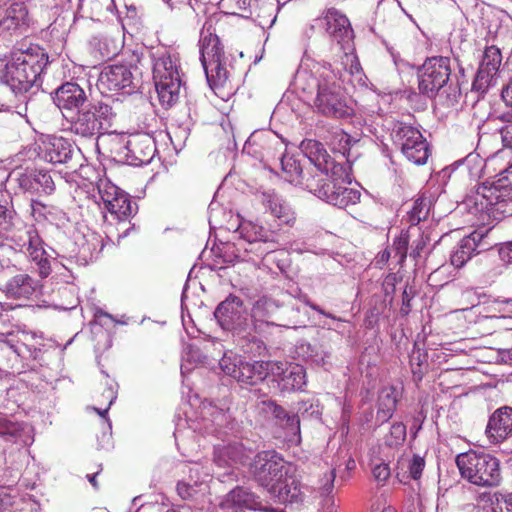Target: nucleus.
<instances>
[{
	"instance_id": "9b49d317",
	"label": "nucleus",
	"mask_w": 512,
	"mask_h": 512,
	"mask_svg": "<svg viewBox=\"0 0 512 512\" xmlns=\"http://www.w3.org/2000/svg\"><path fill=\"white\" fill-rule=\"evenodd\" d=\"M255 200L265 213L271 216L269 221L278 233L292 228L297 222V214L292 205L275 189L259 190Z\"/></svg>"
},
{
	"instance_id": "393cba45",
	"label": "nucleus",
	"mask_w": 512,
	"mask_h": 512,
	"mask_svg": "<svg viewBox=\"0 0 512 512\" xmlns=\"http://www.w3.org/2000/svg\"><path fill=\"white\" fill-rule=\"evenodd\" d=\"M278 310L276 303L267 298L257 300L251 309L254 330L263 332L265 328L276 325L275 315Z\"/></svg>"
},
{
	"instance_id": "3c124183",
	"label": "nucleus",
	"mask_w": 512,
	"mask_h": 512,
	"mask_svg": "<svg viewBox=\"0 0 512 512\" xmlns=\"http://www.w3.org/2000/svg\"><path fill=\"white\" fill-rule=\"evenodd\" d=\"M20 343L19 339H14V335L12 333H9L6 335V337L3 340L2 349L4 347H7L14 351L17 354H20L22 352L20 346L18 345Z\"/></svg>"
},
{
	"instance_id": "13d9d810",
	"label": "nucleus",
	"mask_w": 512,
	"mask_h": 512,
	"mask_svg": "<svg viewBox=\"0 0 512 512\" xmlns=\"http://www.w3.org/2000/svg\"><path fill=\"white\" fill-rule=\"evenodd\" d=\"M502 98L508 105H512V80L502 90Z\"/></svg>"
},
{
	"instance_id": "f257e3e1",
	"label": "nucleus",
	"mask_w": 512,
	"mask_h": 512,
	"mask_svg": "<svg viewBox=\"0 0 512 512\" xmlns=\"http://www.w3.org/2000/svg\"><path fill=\"white\" fill-rule=\"evenodd\" d=\"M229 16L223 12L211 14L203 24L200 35V60L212 90L226 100L235 91L232 75L226 68L224 47L220 38L231 29Z\"/></svg>"
},
{
	"instance_id": "4c0bfd02",
	"label": "nucleus",
	"mask_w": 512,
	"mask_h": 512,
	"mask_svg": "<svg viewBox=\"0 0 512 512\" xmlns=\"http://www.w3.org/2000/svg\"><path fill=\"white\" fill-rule=\"evenodd\" d=\"M411 232L410 230L401 231L400 235L393 241L392 248L395 252V256L398 257V263L402 265L408 253V247L410 244Z\"/></svg>"
},
{
	"instance_id": "cd10ccee",
	"label": "nucleus",
	"mask_w": 512,
	"mask_h": 512,
	"mask_svg": "<svg viewBox=\"0 0 512 512\" xmlns=\"http://www.w3.org/2000/svg\"><path fill=\"white\" fill-rule=\"evenodd\" d=\"M37 282L28 274H17L6 284L7 296L15 299H28L35 292Z\"/></svg>"
},
{
	"instance_id": "a878e982",
	"label": "nucleus",
	"mask_w": 512,
	"mask_h": 512,
	"mask_svg": "<svg viewBox=\"0 0 512 512\" xmlns=\"http://www.w3.org/2000/svg\"><path fill=\"white\" fill-rule=\"evenodd\" d=\"M258 502L253 493L243 487L230 491L221 506L227 512H243L245 509L256 510Z\"/></svg>"
},
{
	"instance_id": "4d7b16f0",
	"label": "nucleus",
	"mask_w": 512,
	"mask_h": 512,
	"mask_svg": "<svg viewBox=\"0 0 512 512\" xmlns=\"http://www.w3.org/2000/svg\"><path fill=\"white\" fill-rule=\"evenodd\" d=\"M31 214L35 216L36 214H42V210L46 208V205L39 200L32 199L30 203Z\"/></svg>"
},
{
	"instance_id": "8fccbe9b",
	"label": "nucleus",
	"mask_w": 512,
	"mask_h": 512,
	"mask_svg": "<svg viewBox=\"0 0 512 512\" xmlns=\"http://www.w3.org/2000/svg\"><path fill=\"white\" fill-rule=\"evenodd\" d=\"M335 478H336V473H335L334 469H332L324 474L323 483L320 487L323 494H328L332 491V489L334 487Z\"/></svg>"
},
{
	"instance_id": "f704fd0d",
	"label": "nucleus",
	"mask_w": 512,
	"mask_h": 512,
	"mask_svg": "<svg viewBox=\"0 0 512 512\" xmlns=\"http://www.w3.org/2000/svg\"><path fill=\"white\" fill-rule=\"evenodd\" d=\"M283 172L286 174V180L290 183L304 185L308 172L304 174L300 163L292 157H284L281 160Z\"/></svg>"
},
{
	"instance_id": "c9c22d12",
	"label": "nucleus",
	"mask_w": 512,
	"mask_h": 512,
	"mask_svg": "<svg viewBox=\"0 0 512 512\" xmlns=\"http://www.w3.org/2000/svg\"><path fill=\"white\" fill-rule=\"evenodd\" d=\"M410 366L415 382L422 381L427 371L426 354L422 353L420 349L413 350L410 355Z\"/></svg>"
},
{
	"instance_id": "6e6552de",
	"label": "nucleus",
	"mask_w": 512,
	"mask_h": 512,
	"mask_svg": "<svg viewBox=\"0 0 512 512\" xmlns=\"http://www.w3.org/2000/svg\"><path fill=\"white\" fill-rule=\"evenodd\" d=\"M456 465L463 479L479 487H496L502 480L500 461L482 451L469 450L456 456Z\"/></svg>"
},
{
	"instance_id": "bf43d9fd",
	"label": "nucleus",
	"mask_w": 512,
	"mask_h": 512,
	"mask_svg": "<svg viewBox=\"0 0 512 512\" xmlns=\"http://www.w3.org/2000/svg\"><path fill=\"white\" fill-rule=\"evenodd\" d=\"M511 108L508 109L507 111L503 112L500 116H499V119L502 121V122H505L507 124H512V105H510Z\"/></svg>"
},
{
	"instance_id": "774afa93",
	"label": "nucleus",
	"mask_w": 512,
	"mask_h": 512,
	"mask_svg": "<svg viewBox=\"0 0 512 512\" xmlns=\"http://www.w3.org/2000/svg\"><path fill=\"white\" fill-rule=\"evenodd\" d=\"M382 512H396V511L394 509H392L391 507H388V508L383 509Z\"/></svg>"
},
{
	"instance_id": "680f3d73",
	"label": "nucleus",
	"mask_w": 512,
	"mask_h": 512,
	"mask_svg": "<svg viewBox=\"0 0 512 512\" xmlns=\"http://www.w3.org/2000/svg\"><path fill=\"white\" fill-rule=\"evenodd\" d=\"M258 144V137L256 135H252L246 142L245 148L250 149L252 146Z\"/></svg>"
},
{
	"instance_id": "0e129e2a",
	"label": "nucleus",
	"mask_w": 512,
	"mask_h": 512,
	"mask_svg": "<svg viewBox=\"0 0 512 512\" xmlns=\"http://www.w3.org/2000/svg\"><path fill=\"white\" fill-rule=\"evenodd\" d=\"M306 304L311 308L313 309L314 311L320 313V314H324V311L322 309H320L319 306L313 304V303H310L309 301L306 302Z\"/></svg>"
},
{
	"instance_id": "473e14b6",
	"label": "nucleus",
	"mask_w": 512,
	"mask_h": 512,
	"mask_svg": "<svg viewBox=\"0 0 512 512\" xmlns=\"http://www.w3.org/2000/svg\"><path fill=\"white\" fill-rule=\"evenodd\" d=\"M476 242L472 238H465L451 255V264L456 268H461L472 258L476 251Z\"/></svg>"
},
{
	"instance_id": "2eb2a0df",
	"label": "nucleus",
	"mask_w": 512,
	"mask_h": 512,
	"mask_svg": "<svg viewBox=\"0 0 512 512\" xmlns=\"http://www.w3.org/2000/svg\"><path fill=\"white\" fill-rule=\"evenodd\" d=\"M267 366L265 362L255 361L253 363L245 362L224 356L220 360V367L223 372L237 382L246 385H256L263 381L267 376Z\"/></svg>"
},
{
	"instance_id": "603ef678",
	"label": "nucleus",
	"mask_w": 512,
	"mask_h": 512,
	"mask_svg": "<svg viewBox=\"0 0 512 512\" xmlns=\"http://www.w3.org/2000/svg\"><path fill=\"white\" fill-rule=\"evenodd\" d=\"M503 145L512 148V124H507L500 130Z\"/></svg>"
},
{
	"instance_id": "c756f323",
	"label": "nucleus",
	"mask_w": 512,
	"mask_h": 512,
	"mask_svg": "<svg viewBox=\"0 0 512 512\" xmlns=\"http://www.w3.org/2000/svg\"><path fill=\"white\" fill-rule=\"evenodd\" d=\"M424 468L425 459L423 457L416 454L411 457H402L398 461V469L403 472H397V478L404 484L408 483L410 479L419 480Z\"/></svg>"
},
{
	"instance_id": "9d476101",
	"label": "nucleus",
	"mask_w": 512,
	"mask_h": 512,
	"mask_svg": "<svg viewBox=\"0 0 512 512\" xmlns=\"http://www.w3.org/2000/svg\"><path fill=\"white\" fill-rule=\"evenodd\" d=\"M114 117L112 107L108 104L102 102L90 104L78 111L77 117L71 122L70 129L81 137H92L107 131Z\"/></svg>"
},
{
	"instance_id": "b1692460",
	"label": "nucleus",
	"mask_w": 512,
	"mask_h": 512,
	"mask_svg": "<svg viewBox=\"0 0 512 512\" xmlns=\"http://www.w3.org/2000/svg\"><path fill=\"white\" fill-rule=\"evenodd\" d=\"M86 100L85 91L74 82L62 84L55 92V103L61 110L78 109Z\"/></svg>"
},
{
	"instance_id": "20e7f679",
	"label": "nucleus",
	"mask_w": 512,
	"mask_h": 512,
	"mask_svg": "<svg viewBox=\"0 0 512 512\" xmlns=\"http://www.w3.org/2000/svg\"><path fill=\"white\" fill-rule=\"evenodd\" d=\"M470 221L475 226H489L494 221L512 216V182L504 176L480 185L465 201Z\"/></svg>"
},
{
	"instance_id": "4468645a",
	"label": "nucleus",
	"mask_w": 512,
	"mask_h": 512,
	"mask_svg": "<svg viewBox=\"0 0 512 512\" xmlns=\"http://www.w3.org/2000/svg\"><path fill=\"white\" fill-rule=\"evenodd\" d=\"M100 198L105 209L119 221H125L137 212V205L130 196L110 182L98 185Z\"/></svg>"
},
{
	"instance_id": "f3484780",
	"label": "nucleus",
	"mask_w": 512,
	"mask_h": 512,
	"mask_svg": "<svg viewBox=\"0 0 512 512\" xmlns=\"http://www.w3.org/2000/svg\"><path fill=\"white\" fill-rule=\"evenodd\" d=\"M502 63V54L500 49L495 46H487L483 52L476 77L472 84V89L485 93L493 85V81L499 71Z\"/></svg>"
},
{
	"instance_id": "58836bf2",
	"label": "nucleus",
	"mask_w": 512,
	"mask_h": 512,
	"mask_svg": "<svg viewBox=\"0 0 512 512\" xmlns=\"http://www.w3.org/2000/svg\"><path fill=\"white\" fill-rule=\"evenodd\" d=\"M282 380L286 381V385L293 390H300L305 385V371L300 365H291L288 375Z\"/></svg>"
},
{
	"instance_id": "c85d7f7f",
	"label": "nucleus",
	"mask_w": 512,
	"mask_h": 512,
	"mask_svg": "<svg viewBox=\"0 0 512 512\" xmlns=\"http://www.w3.org/2000/svg\"><path fill=\"white\" fill-rule=\"evenodd\" d=\"M279 482L271 495L282 502H299L303 500L300 482L294 476L288 475V471Z\"/></svg>"
},
{
	"instance_id": "338daca9",
	"label": "nucleus",
	"mask_w": 512,
	"mask_h": 512,
	"mask_svg": "<svg viewBox=\"0 0 512 512\" xmlns=\"http://www.w3.org/2000/svg\"><path fill=\"white\" fill-rule=\"evenodd\" d=\"M6 337V335L0 333V349H2L3 340Z\"/></svg>"
},
{
	"instance_id": "412c9836",
	"label": "nucleus",
	"mask_w": 512,
	"mask_h": 512,
	"mask_svg": "<svg viewBox=\"0 0 512 512\" xmlns=\"http://www.w3.org/2000/svg\"><path fill=\"white\" fill-rule=\"evenodd\" d=\"M39 150L43 159L53 164L66 163L73 152L71 143L67 139L57 136L42 138Z\"/></svg>"
},
{
	"instance_id": "dca6fc26",
	"label": "nucleus",
	"mask_w": 512,
	"mask_h": 512,
	"mask_svg": "<svg viewBox=\"0 0 512 512\" xmlns=\"http://www.w3.org/2000/svg\"><path fill=\"white\" fill-rule=\"evenodd\" d=\"M219 324L226 330H238L239 333L246 331L248 318L243 301L230 295L222 301L214 312Z\"/></svg>"
},
{
	"instance_id": "1a4fd4ad",
	"label": "nucleus",
	"mask_w": 512,
	"mask_h": 512,
	"mask_svg": "<svg viewBox=\"0 0 512 512\" xmlns=\"http://www.w3.org/2000/svg\"><path fill=\"white\" fill-rule=\"evenodd\" d=\"M451 59L444 56L427 58L418 70V89L428 98H436L445 89H452Z\"/></svg>"
},
{
	"instance_id": "a211bd4d",
	"label": "nucleus",
	"mask_w": 512,
	"mask_h": 512,
	"mask_svg": "<svg viewBox=\"0 0 512 512\" xmlns=\"http://www.w3.org/2000/svg\"><path fill=\"white\" fill-rule=\"evenodd\" d=\"M133 74L130 67L124 64H112L104 67L99 76V85L108 91L135 89Z\"/></svg>"
},
{
	"instance_id": "5fc2aeb1",
	"label": "nucleus",
	"mask_w": 512,
	"mask_h": 512,
	"mask_svg": "<svg viewBox=\"0 0 512 512\" xmlns=\"http://www.w3.org/2000/svg\"><path fill=\"white\" fill-rule=\"evenodd\" d=\"M499 254L502 260L512 263V241L503 244L499 249Z\"/></svg>"
},
{
	"instance_id": "39448f33",
	"label": "nucleus",
	"mask_w": 512,
	"mask_h": 512,
	"mask_svg": "<svg viewBox=\"0 0 512 512\" xmlns=\"http://www.w3.org/2000/svg\"><path fill=\"white\" fill-rule=\"evenodd\" d=\"M48 64V54L38 44L27 41L17 43L7 65L6 78L16 93L27 92L39 79Z\"/></svg>"
},
{
	"instance_id": "2f4dec72",
	"label": "nucleus",
	"mask_w": 512,
	"mask_h": 512,
	"mask_svg": "<svg viewBox=\"0 0 512 512\" xmlns=\"http://www.w3.org/2000/svg\"><path fill=\"white\" fill-rule=\"evenodd\" d=\"M241 232L249 242H274L275 237L279 234L269 221L267 222V227L253 222L243 223L241 225Z\"/></svg>"
},
{
	"instance_id": "ddd939ff",
	"label": "nucleus",
	"mask_w": 512,
	"mask_h": 512,
	"mask_svg": "<svg viewBox=\"0 0 512 512\" xmlns=\"http://www.w3.org/2000/svg\"><path fill=\"white\" fill-rule=\"evenodd\" d=\"M396 142L403 155L416 165H423L430 156L429 144L422 133L409 125H400L395 132Z\"/></svg>"
},
{
	"instance_id": "a18cd8bd",
	"label": "nucleus",
	"mask_w": 512,
	"mask_h": 512,
	"mask_svg": "<svg viewBox=\"0 0 512 512\" xmlns=\"http://www.w3.org/2000/svg\"><path fill=\"white\" fill-rule=\"evenodd\" d=\"M416 292L413 287L406 286L402 293V305L400 308V313L403 316H407L412 309L411 300L415 297Z\"/></svg>"
},
{
	"instance_id": "423d86ee",
	"label": "nucleus",
	"mask_w": 512,
	"mask_h": 512,
	"mask_svg": "<svg viewBox=\"0 0 512 512\" xmlns=\"http://www.w3.org/2000/svg\"><path fill=\"white\" fill-rule=\"evenodd\" d=\"M149 56L158 99L163 107H171L178 101L181 88L179 53L172 47L157 45L150 48Z\"/></svg>"
},
{
	"instance_id": "864d4df0",
	"label": "nucleus",
	"mask_w": 512,
	"mask_h": 512,
	"mask_svg": "<svg viewBox=\"0 0 512 512\" xmlns=\"http://www.w3.org/2000/svg\"><path fill=\"white\" fill-rule=\"evenodd\" d=\"M172 11L180 12L190 6V0H166Z\"/></svg>"
},
{
	"instance_id": "e2e57ef3",
	"label": "nucleus",
	"mask_w": 512,
	"mask_h": 512,
	"mask_svg": "<svg viewBox=\"0 0 512 512\" xmlns=\"http://www.w3.org/2000/svg\"><path fill=\"white\" fill-rule=\"evenodd\" d=\"M390 251L388 249H385L383 250L381 253H380V260L384 263L388 262V260L390 259Z\"/></svg>"
},
{
	"instance_id": "c03bdc74",
	"label": "nucleus",
	"mask_w": 512,
	"mask_h": 512,
	"mask_svg": "<svg viewBox=\"0 0 512 512\" xmlns=\"http://www.w3.org/2000/svg\"><path fill=\"white\" fill-rule=\"evenodd\" d=\"M198 485H191L184 481H179L177 484V493L183 500H191L194 499L197 494Z\"/></svg>"
},
{
	"instance_id": "a19ab883",
	"label": "nucleus",
	"mask_w": 512,
	"mask_h": 512,
	"mask_svg": "<svg viewBox=\"0 0 512 512\" xmlns=\"http://www.w3.org/2000/svg\"><path fill=\"white\" fill-rule=\"evenodd\" d=\"M406 439V426L402 422L392 424L389 434L386 436V444L390 447L403 443Z\"/></svg>"
},
{
	"instance_id": "79ce46f5",
	"label": "nucleus",
	"mask_w": 512,
	"mask_h": 512,
	"mask_svg": "<svg viewBox=\"0 0 512 512\" xmlns=\"http://www.w3.org/2000/svg\"><path fill=\"white\" fill-rule=\"evenodd\" d=\"M12 226L11 213L6 206L0 205V241L7 237Z\"/></svg>"
},
{
	"instance_id": "ea45409f",
	"label": "nucleus",
	"mask_w": 512,
	"mask_h": 512,
	"mask_svg": "<svg viewBox=\"0 0 512 512\" xmlns=\"http://www.w3.org/2000/svg\"><path fill=\"white\" fill-rule=\"evenodd\" d=\"M115 399L116 392L113 387H104L100 394L97 396V402L104 407H98L95 408V410L99 415L104 416Z\"/></svg>"
},
{
	"instance_id": "f8f14e48",
	"label": "nucleus",
	"mask_w": 512,
	"mask_h": 512,
	"mask_svg": "<svg viewBox=\"0 0 512 512\" xmlns=\"http://www.w3.org/2000/svg\"><path fill=\"white\" fill-rule=\"evenodd\" d=\"M255 480L270 494L288 471L284 459L275 451H262L250 466Z\"/></svg>"
},
{
	"instance_id": "72a5a7b5",
	"label": "nucleus",
	"mask_w": 512,
	"mask_h": 512,
	"mask_svg": "<svg viewBox=\"0 0 512 512\" xmlns=\"http://www.w3.org/2000/svg\"><path fill=\"white\" fill-rule=\"evenodd\" d=\"M431 201L425 195H420L413 204L412 209L408 212V222L411 226L418 225L421 221H425L430 212Z\"/></svg>"
},
{
	"instance_id": "09e8293b",
	"label": "nucleus",
	"mask_w": 512,
	"mask_h": 512,
	"mask_svg": "<svg viewBox=\"0 0 512 512\" xmlns=\"http://www.w3.org/2000/svg\"><path fill=\"white\" fill-rule=\"evenodd\" d=\"M427 241L423 234L418 233L417 239L412 242L410 256L417 259L421 256L423 249L426 247Z\"/></svg>"
},
{
	"instance_id": "6ab92c4d",
	"label": "nucleus",
	"mask_w": 512,
	"mask_h": 512,
	"mask_svg": "<svg viewBox=\"0 0 512 512\" xmlns=\"http://www.w3.org/2000/svg\"><path fill=\"white\" fill-rule=\"evenodd\" d=\"M43 245V240L36 229L30 228L25 232L23 247L26 248V254L30 261L36 265L39 276L46 278L50 275L52 269L49 256Z\"/></svg>"
},
{
	"instance_id": "aec40b11",
	"label": "nucleus",
	"mask_w": 512,
	"mask_h": 512,
	"mask_svg": "<svg viewBox=\"0 0 512 512\" xmlns=\"http://www.w3.org/2000/svg\"><path fill=\"white\" fill-rule=\"evenodd\" d=\"M17 181L22 190L30 193L51 195L56 188L51 174L44 169L26 170L19 174Z\"/></svg>"
},
{
	"instance_id": "f03ea898",
	"label": "nucleus",
	"mask_w": 512,
	"mask_h": 512,
	"mask_svg": "<svg viewBox=\"0 0 512 512\" xmlns=\"http://www.w3.org/2000/svg\"><path fill=\"white\" fill-rule=\"evenodd\" d=\"M316 153L314 166L304 181L306 189L340 208L359 202L360 191L344 186L350 183L347 165L336 162L323 148L318 147Z\"/></svg>"
},
{
	"instance_id": "de8ad7c7",
	"label": "nucleus",
	"mask_w": 512,
	"mask_h": 512,
	"mask_svg": "<svg viewBox=\"0 0 512 512\" xmlns=\"http://www.w3.org/2000/svg\"><path fill=\"white\" fill-rule=\"evenodd\" d=\"M283 427L291 434L296 435L300 432V419L297 414H288L284 421H281Z\"/></svg>"
},
{
	"instance_id": "7ed1b4c3",
	"label": "nucleus",
	"mask_w": 512,
	"mask_h": 512,
	"mask_svg": "<svg viewBox=\"0 0 512 512\" xmlns=\"http://www.w3.org/2000/svg\"><path fill=\"white\" fill-rule=\"evenodd\" d=\"M308 78L312 83L301 88L310 93L315 90L311 104L315 113L332 119H344L353 115L354 111L348 104L341 71H335L330 64L322 65Z\"/></svg>"
},
{
	"instance_id": "e433bc0d",
	"label": "nucleus",
	"mask_w": 512,
	"mask_h": 512,
	"mask_svg": "<svg viewBox=\"0 0 512 512\" xmlns=\"http://www.w3.org/2000/svg\"><path fill=\"white\" fill-rule=\"evenodd\" d=\"M24 425L20 422L11 421L5 415L0 414V436L10 437L14 441L22 436Z\"/></svg>"
},
{
	"instance_id": "4be33fe9",
	"label": "nucleus",
	"mask_w": 512,
	"mask_h": 512,
	"mask_svg": "<svg viewBox=\"0 0 512 512\" xmlns=\"http://www.w3.org/2000/svg\"><path fill=\"white\" fill-rule=\"evenodd\" d=\"M512 433V408L501 407L489 418L486 435L491 443H500Z\"/></svg>"
},
{
	"instance_id": "49530a36",
	"label": "nucleus",
	"mask_w": 512,
	"mask_h": 512,
	"mask_svg": "<svg viewBox=\"0 0 512 512\" xmlns=\"http://www.w3.org/2000/svg\"><path fill=\"white\" fill-rule=\"evenodd\" d=\"M372 474L375 480L384 483L389 479L391 470L387 463L381 462L373 466Z\"/></svg>"
},
{
	"instance_id": "37998d69",
	"label": "nucleus",
	"mask_w": 512,
	"mask_h": 512,
	"mask_svg": "<svg viewBox=\"0 0 512 512\" xmlns=\"http://www.w3.org/2000/svg\"><path fill=\"white\" fill-rule=\"evenodd\" d=\"M261 405H262L264 411L272 413L274 415V417L280 421H284V419L288 415V413L285 411V409L283 407L279 406L275 401H272V400L262 401Z\"/></svg>"
},
{
	"instance_id": "0eeeda50",
	"label": "nucleus",
	"mask_w": 512,
	"mask_h": 512,
	"mask_svg": "<svg viewBox=\"0 0 512 512\" xmlns=\"http://www.w3.org/2000/svg\"><path fill=\"white\" fill-rule=\"evenodd\" d=\"M316 21L328 37L344 50L341 58L344 69L351 75L359 74L362 67L357 55L346 51L352 48L354 39V31L346 14L335 7L325 8Z\"/></svg>"
},
{
	"instance_id": "bb28decb",
	"label": "nucleus",
	"mask_w": 512,
	"mask_h": 512,
	"mask_svg": "<svg viewBox=\"0 0 512 512\" xmlns=\"http://www.w3.org/2000/svg\"><path fill=\"white\" fill-rule=\"evenodd\" d=\"M28 10L24 3H13L0 21V29L3 31H16L28 27Z\"/></svg>"
},
{
	"instance_id": "5701e85b",
	"label": "nucleus",
	"mask_w": 512,
	"mask_h": 512,
	"mask_svg": "<svg viewBox=\"0 0 512 512\" xmlns=\"http://www.w3.org/2000/svg\"><path fill=\"white\" fill-rule=\"evenodd\" d=\"M126 148L134 160L140 164L150 163L157 151L154 138L146 133L131 136Z\"/></svg>"
},
{
	"instance_id": "69168bd1",
	"label": "nucleus",
	"mask_w": 512,
	"mask_h": 512,
	"mask_svg": "<svg viewBox=\"0 0 512 512\" xmlns=\"http://www.w3.org/2000/svg\"><path fill=\"white\" fill-rule=\"evenodd\" d=\"M452 90H453V100L456 101L457 94L460 95L459 88L457 86H455Z\"/></svg>"
},
{
	"instance_id": "7c9ffc66",
	"label": "nucleus",
	"mask_w": 512,
	"mask_h": 512,
	"mask_svg": "<svg viewBox=\"0 0 512 512\" xmlns=\"http://www.w3.org/2000/svg\"><path fill=\"white\" fill-rule=\"evenodd\" d=\"M398 403L397 390L393 386L382 389L378 396L376 419L381 423L387 422L396 410Z\"/></svg>"
},
{
	"instance_id": "6e6d98bb",
	"label": "nucleus",
	"mask_w": 512,
	"mask_h": 512,
	"mask_svg": "<svg viewBox=\"0 0 512 512\" xmlns=\"http://www.w3.org/2000/svg\"><path fill=\"white\" fill-rule=\"evenodd\" d=\"M493 512H512V498L503 502H497Z\"/></svg>"
},
{
	"instance_id": "052dcab7",
	"label": "nucleus",
	"mask_w": 512,
	"mask_h": 512,
	"mask_svg": "<svg viewBox=\"0 0 512 512\" xmlns=\"http://www.w3.org/2000/svg\"><path fill=\"white\" fill-rule=\"evenodd\" d=\"M98 474H99V471L93 472L91 474H87V479L92 484V486L94 488H98V483L96 481Z\"/></svg>"
}]
</instances>
